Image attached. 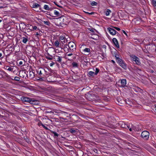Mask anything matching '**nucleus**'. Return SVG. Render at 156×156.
<instances>
[{
    "label": "nucleus",
    "mask_w": 156,
    "mask_h": 156,
    "mask_svg": "<svg viewBox=\"0 0 156 156\" xmlns=\"http://www.w3.org/2000/svg\"><path fill=\"white\" fill-rule=\"evenodd\" d=\"M130 57L131 61L135 62L136 64L138 65L140 64L141 63L138 57L133 55H131Z\"/></svg>",
    "instance_id": "f257e3e1"
},
{
    "label": "nucleus",
    "mask_w": 156,
    "mask_h": 156,
    "mask_svg": "<svg viewBox=\"0 0 156 156\" xmlns=\"http://www.w3.org/2000/svg\"><path fill=\"white\" fill-rule=\"evenodd\" d=\"M149 133L147 131H143L141 133L142 137L145 140H147L149 137Z\"/></svg>",
    "instance_id": "f03ea898"
},
{
    "label": "nucleus",
    "mask_w": 156,
    "mask_h": 156,
    "mask_svg": "<svg viewBox=\"0 0 156 156\" xmlns=\"http://www.w3.org/2000/svg\"><path fill=\"white\" fill-rule=\"evenodd\" d=\"M21 100L23 102L30 103H31V102L34 101L33 100L32 98L25 97H21Z\"/></svg>",
    "instance_id": "7ed1b4c3"
},
{
    "label": "nucleus",
    "mask_w": 156,
    "mask_h": 156,
    "mask_svg": "<svg viewBox=\"0 0 156 156\" xmlns=\"http://www.w3.org/2000/svg\"><path fill=\"white\" fill-rule=\"evenodd\" d=\"M107 30H108L109 33L112 35H115L117 33H118L114 29L110 27L108 28H107Z\"/></svg>",
    "instance_id": "20e7f679"
},
{
    "label": "nucleus",
    "mask_w": 156,
    "mask_h": 156,
    "mask_svg": "<svg viewBox=\"0 0 156 156\" xmlns=\"http://www.w3.org/2000/svg\"><path fill=\"white\" fill-rule=\"evenodd\" d=\"M68 45L70 50L74 51L76 49L75 44L73 42H69Z\"/></svg>",
    "instance_id": "39448f33"
},
{
    "label": "nucleus",
    "mask_w": 156,
    "mask_h": 156,
    "mask_svg": "<svg viewBox=\"0 0 156 156\" xmlns=\"http://www.w3.org/2000/svg\"><path fill=\"white\" fill-rule=\"evenodd\" d=\"M120 124L121 125V127H122L125 128H127L128 129H129V131H131L133 129V128H130L128 125L125 124L123 122H121Z\"/></svg>",
    "instance_id": "423d86ee"
},
{
    "label": "nucleus",
    "mask_w": 156,
    "mask_h": 156,
    "mask_svg": "<svg viewBox=\"0 0 156 156\" xmlns=\"http://www.w3.org/2000/svg\"><path fill=\"white\" fill-rule=\"evenodd\" d=\"M112 41L115 46L118 48H119V46L117 39L116 38H113Z\"/></svg>",
    "instance_id": "0eeeda50"
},
{
    "label": "nucleus",
    "mask_w": 156,
    "mask_h": 156,
    "mask_svg": "<svg viewBox=\"0 0 156 156\" xmlns=\"http://www.w3.org/2000/svg\"><path fill=\"white\" fill-rule=\"evenodd\" d=\"M121 86L122 87H124L126 86V79H123L121 80Z\"/></svg>",
    "instance_id": "6e6552de"
},
{
    "label": "nucleus",
    "mask_w": 156,
    "mask_h": 156,
    "mask_svg": "<svg viewBox=\"0 0 156 156\" xmlns=\"http://www.w3.org/2000/svg\"><path fill=\"white\" fill-rule=\"evenodd\" d=\"M39 74L42 77L43 73L45 72L44 69L40 68L38 70Z\"/></svg>",
    "instance_id": "1a4fd4ad"
},
{
    "label": "nucleus",
    "mask_w": 156,
    "mask_h": 156,
    "mask_svg": "<svg viewBox=\"0 0 156 156\" xmlns=\"http://www.w3.org/2000/svg\"><path fill=\"white\" fill-rule=\"evenodd\" d=\"M83 51L84 52V54L85 55H87L89 54L90 52V48H86L83 50Z\"/></svg>",
    "instance_id": "9d476101"
},
{
    "label": "nucleus",
    "mask_w": 156,
    "mask_h": 156,
    "mask_svg": "<svg viewBox=\"0 0 156 156\" xmlns=\"http://www.w3.org/2000/svg\"><path fill=\"white\" fill-rule=\"evenodd\" d=\"M69 131L72 133L74 134L75 133H76L77 132H78V130L77 129H74L73 128H71L69 130Z\"/></svg>",
    "instance_id": "9b49d317"
},
{
    "label": "nucleus",
    "mask_w": 156,
    "mask_h": 156,
    "mask_svg": "<svg viewBox=\"0 0 156 156\" xmlns=\"http://www.w3.org/2000/svg\"><path fill=\"white\" fill-rule=\"evenodd\" d=\"M119 65L124 69H126L127 68L126 65L124 61H122V62Z\"/></svg>",
    "instance_id": "f8f14e48"
},
{
    "label": "nucleus",
    "mask_w": 156,
    "mask_h": 156,
    "mask_svg": "<svg viewBox=\"0 0 156 156\" xmlns=\"http://www.w3.org/2000/svg\"><path fill=\"white\" fill-rule=\"evenodd\" d=\"M55 57L57 58H56L57 59V61L59 63H61L62 62V57L61 56H57L56 55Z\"/></svg>",
    "instance_id": "ddd939ff"
},
{
    "label": "nucleus",
    "mask_w": 156,
    "mask_h": 156,
    "mask_svg": "<svg viewBox=\"0 0 156 156\" xmlns=\"http://www.w3.org/2000/svg\"><path fill=\"white\" fill-rule=\"evenodd\" d=\"M21 25H23V26H24V27H27V28H28V29L32 30V26L30 24H27V25H26L24 23H21Z\"/></svg>",
    "instance_id": "4468645a"
},
{
    "label": "nucleus",
    "mask_w": 156,
    "mask_h": 156,
    "mask_svg": "<svg viewBox=\"0 0 156 156\" xmlns=\"http://www.w3.org/2000/svg\"><path fill=\"white\" fill-rule=\"evenodd\" d=\"M5 69L9 71H12L13 69L8 66H6L5 67Z\"/></svg>",
    "instance_id": "2eb2a0df"
},
{
    "label": "nucleus",
    "mask_w": 156,
    "mask_h": 156,
    "mask_svg": "<svg viewBox=\"0 0 156 156\" xmlns=\"http://www.w3.org/2000/svg\"><path fill=\"white\" fill-rule=\"evenodd\" d=\"M64 49L65 51H68L70 49L68 44H66L65 45L64 48Z\"/></svg>",
    "instance_id": "dca6fc26"
},
{
    "label": "nucleus",
    "mask_w": 156,
    "mask_h": 156,
    "mask_svg": "<svg viewBox=\"0 0 156 156\" xmlns=\"http://www.w3.org/2000/svg\"><path fill=\"white\" fill-rule=\"evenodd\" d=\"M59 42L58 41L56 40L55 41L54 43V45L56 47H59Z\"/></svg>",
    "instance_id": "f3484780"
},
{
    "label": "nucleus",
    "mask_w": 156,
    "mask_h": 156,
    "mask_svg": "<svg viewBox=\"0 0 156 156\" xmlns=\"http://www.w3.org/2000/svg\"><path fill=\"white\" fill-rule=\"evenodd\" d=\"M40 6V5L36 3H34L32 5V7L33 8H37L39 7Z\"/></svg>",
    "instance_id": "a211bd4d"
},
{
    "label": "nucleus",
    "mask_w": 156,
    "mask_h": 156,
    "mask_svg": "<svg viewBox=\"0 0 156 156\" xmlns=\"http://www.w3.org/2000/svg\"><path fill=\"white\" fill-rule=\"evenodd\" d=\"M44 9L46 10H51V8L49 7L48 5H44Z\"/></svg>",
    "instance_id": "6ab92c4d"
},
{
    "label": "nucleus",
    "mask_w": 156,
    "mask_h": 156,
    "mask_svg": "<svg viewBox=\"0 0 156 156\" xmlns=\"http://www.w3.org/2000/svg\"><path fill=\"white\" fill-rule=\"evenodd\" d=\"M54 14L57 16H60V13L58 11L56 10H54Z\"/></svg>",
    "instance_id": "aec40b11"
},
{
    "label": "nucleus",
    "mask_w": 156,
    "mask_h": 156,
    "mask_svg": "<svg viewBox=\"0 0 156 156\" xmlns=\"http://www.w3.org/2000/svg\"><path fill=\"white\" fill-rule=\"evenodd\" d=\"M23 40L22 41V42L24 43H25V44L28 41V38H27L25 37H23Z\"/></svg>",
    "instance_id": "412c9836"
},
{
    "label": "nucleus",
    "mask_w": 156,
    "mask_h": 156,
    "mask_svg": "<svg viewBox=\"0 0 156 156\" xmlns=\"http://www.w3.org/2000/svg\"><path fill=\"white\" fill-rule=\"evenodd\" d=\"M72 66L73 67L76 68L78 67V65L76 62H73L72 63Z\"/></svg>",
    "instance_id": "4be33fe9"
},
{
    "label": "nucleus",
    "mask_w": 156,
    "mask_h": 156,
    "mask_svg": "<svg viewBox=\"0 0 156 156\" xmlns=\"http://www.w3.org/2000/svg\"><path fill=\"white\" fill-rule=\"evenodd\" d=\"M111 12V11L109 9H107L106 12H105V15L106 16H108L110 14V13Z\"/></svg>",
    "instance_id": "5701e85b"
},
{
    "label": "nucleus",
    "mask_w": 156,
    "mask_h": 156,
    "mask_svg": "<svg viewBox=\"0 0 156 156\" xmlns=\"http://www.w3.org/2000/svg\"><path fill=\"white\" fill-rule=\"evenodd\" d=\"M123 61L120 58L117 60V62L118 63L119 65L122 63V61Z\"/></svg>",
    "instance_id": "b1692460"
},
{
    "label": "nucleus",
    "mask_w": 156,
    "mask_h": 156,
    "mask_svg": "<svg viewBox=\"0 0 156 156\" xmlns=\"http://www.w3.org/2000/svg\"><path fill=\"white\" fill-rule=\"evenodd\" d=\"M88 74L91 76H93L95 75V73L94 72H93V71H89L88 73Z\"/></svg>",
    "instance_id": "393cba45"
},
{
    "label": "nucleus",
    "mask_w": 156,
    "mask_h": 156,
    "mask_svg": "<svg viewBox=\"0 0 156 156\" xmlns=\"http://www.w3.org/2000/svg\"><path fill=\"white\" fill-rule=\"evenodd\" d=\"M97 4V2L94 1L92 2L91 3V5L92 6H95Z\"/></svg>",
    "instance_id": "a878e982"
},
{
    "label": "nucleus",
    "mask_w": 156,
    "mask_h": 156,
    "mask_svg": "<svg viewBox=\"0 0 156 156\" xmlns=\"http://www.w3.org/2000/svg\"><path fill=\"white\" fill-rule=\"evenodd\" d=\"M99 69L98 68H96L95 72L94 73L95 75H97V74L99 72Z\"/></svg>",
    "instance_id": "bb28decb"
},
{
    "label": "nucleus",
    "mask_w": 156,
    "mask_h": 156,
    "mask_svg": "<svg viewBox=\"0 0 156 156\" xmlns=\"http://www.w3.org/2000/svg\"><path fill=\"white\" fill-rule=\"evenodd\" d=\"M46 58L49 60H51L52 59V56L51 55V56H46Z\"/></svg>",
    "instance_id": "cd10ccee"
},
{
    "label": "nucleus",
    "mask_w": 156,
    "mask_h": 156,
    "mask_svg": "<svg viewBox=\"0 0 156 156\" xmlns=\"http://www.w3.org/2000/svg\"><path fill=\"white\" fill-rule=\"evenodd\" d=\"M51 133H52L54 134V135L55 136H58V134L55 132L52 131Z\"/></svg>",
    "instance_id": "c85d7f7f"
},
{
    "label": "nucleus",
    "mask_w": 156,
    "mask_h": 156,
    "mask_svg": "<svg viewBox=\"0 0 156 156\" xmlns=\"http://www.w3.org/2000/svg\"><path fill=\"white\" fill-rule=\"evenodd\" d=\"M14 80H16V81H19L20 80V78L19 77L16 76L15 77Z\"/></svg>",
    "instance_id": "c756f323"
},
{
    "label": "nucleus",
    "mask_w": 156,
    "mask_h": 156,
    "mask_svg": "<svg viewBox=\"0 0 156 156\" xmlns=\"http://www.w3.org/2000/svg\"><path fill=\"white\" fill-rule=\"evenodd\" d=\"M44 23L46 25H49L50 23L48 21H44Z\"/></svg>",
    "instance_id": "7c9ffc66"
},
{
    "label": "nucleus",
    "mask_w": 156,
    "mask_h": 156,
    "mask_svg": "<svg viewBox=\"0 0 156 156\" xmlns=\"http://www.w3.org/2000/svg\"><path fill=\"white\" fill-rule=\"evenodd\" d=\"M59 38L61 40H64L65 39V37L63 36H61Z\"/></svg>",
    "instance_id": "2f4dec72"
},
{
    "label": "nucleus",
    "mask_w": 156,
    "mask_h": 156,
    "mask_svg": "<svg viewBox=\"0 0 156 156\" xmlns=\"http://www.w3.org/2000/svg\"><path fill=\"white\" fill-rule=\"evenodd\" d=\"M34 30H38L37 27L36 26H32L31 27Z\"/></svg>",
    "instance_id": "473e14b6"
},
{
    "label": "nucleus",
    "mask_w": 156,
    "mask_h": 156,
    "mask_svg": "<svg viewBox=\"0 0 156 156\" xmlns=\"http://www.w3.org/2000/svg\"><path fill=\"white\" fill-rule=\"evenodd\" d=\"M38 125L39 126H42L43 124L42 123V122H40L38 123Z\"/></svg>",
    "instance_id": "72a5a7b5"
},
{
    "label": "nucleus",
    "mask_w": 156,
    "mask_h": 156,
    "mask_svg": "<svg viewBox=\"0 0 156 156\" xmlns=\"http://www.w3.org/2000/svg\"><path fill=\"white\" fill-rule=\"evenodd\" d=\"M54 64H55V63L54 62H51V63H50V66H53V65H54Z\"/></svg>",
    "instance_id": "f704fd0d"
},
{
    "label": "nucleus",
    "mask_w": 156,
    "mask_h": 156,
    "mask_svg": "<svg viewBox=\"0 0 156 156\" xmlns=\"http://www.w3.org/2000/svg\"><path fill=\"white\" fill-rule=\"evenodd\" d=\"M115 57L116 58V60H118V59H119V58H119V56L118 55H115Z\"/></svg>",
    "instance_id": "c9c22d12"
},
{
    "label": "nucleus",
    "mask_w": 156,
    "mask_h": 156,
    "mask_svg": "<svg viewBox=\"0 0 156 156\" xmlns=\"http://www.w3.org/2000/svg\"><path fill=\"white\" fill-rule=\"evenodd\" d=\"M114 28L115 29H116L117 30H118V31H119L120 30V29L119 28V27H114Z\"/></svg>",
    "instance_id": "e433bc0d"
},
{
    "label": "nucleus",
    "mask_w": 156,
    "mask_h": 156,
    "mask_svg": "<svg viewBox=\"0 0 156 156\" xmlns=\"http://www.w3.org/2000/svg\"><path fill=\"white\" fill-rule=\"evenodd\" d=\"M42 126L45 129H48V128H47V127L44 126V125H43Z\"/></svg>",
    "instance_id": "4c0bfd02"
},
{
    "label": "nucleus",
    "mask_w": 156,
    "mask_h": 156,
    "mask_svg": "<svg viewBox=\"0 0 156 156\" xmlns=\"http://www.w3.org/2000/svg\"><path fill=\"white\" fill-rule=\"evenodd\" d=\"M86 13L91 15H92L94 14V12H92L90 13H89L88 12H86Z\"/></svg>",
    "instance_id": "58836bf2"
},
{
    "label": "nucleus",
    "mask_w": 156,
    "mask_h": 156,
    "mask_svg": "<svg viewBox=\"0 0 156 156\" xmlns=\"http://www.w3.org/2000/svg\"><path fill=\"white\" fill-rule=\"evenodd\" d=\"M122 32H123V33L124 34L126 35V36H127V34H126V32L125 31H124V30H122Z\"/></svg>",
    "instance_id": "ea45409f"
},
{
    "label": "nucleus",
    "mask_w": 156,
    "mask_h": 156,
    "mask_svg": "<svg viewBox=\"0 0 156 156\" xmlns=\"http://www.w3.org/2000/svg\"><path fill=\"white\" fill-rule=\"evenodd\" d=\"M23 64V62L22 61H20V62L19 63V64L20 65H22Z\"/></svg>",
    "instance_id": "a19ab883"
},
{
    "label": "nucleus",
    "mask_w": 156,
    "mask_h": 156,
    "mask_svg": "<svg viewBox=\"0 0 156 156\" xmlns=\"http://www.w3.org/2000/svg\"><path fill=\"white\" fill-rule=\"evenodd\" d=\"M73 55L72 53H69L67 55L68 56H71Z\"/></svg>",
    "instance_id": "79ce46f5"
},
{
    "label": "nucleus",
    "mask_w": 156,
    "mask_h": 156,
    "mask_svg": "<svg viewBox=\"0 0 156 156\" xmlns=\"http://www.w3.org/2000/svg\"><path fill=\"white\" fill-rule=\"evenodd\" d=\"M54 112H55V113H59L60 112V111H58V112H57V111H54Z\"/></svg>",
    "instance_id": "37998d69"
},
{
    "label": "nucleus",
    "mask_w": 156,
    "mask_h": 156,
    "mask_svg": "<svg viewBox=\"0 0 156 156\" xmlns=\"http://www.w3.org/2000/svg\"><path fill=\"white\" fill-rule=\"evenodd\" d=\"M5 74H6V77H9V75L6 73H5Z\"/></svg>",
    "instance_id": "c03bdc74"
},
{
    "label": "nucleus",
    "mask_w": 156,
    "mask_h": 156,
    "mask_svg": "<svg viewBox=\"0 0 156 156\" xmlns=\"http://www.w3.org/2000/svg\"><path fill=\"white\" fill-rule=\"evenodd\" d=\"M2 56V53H0V57H1Z\"/></svg>",
    "instance_id": "a18cd8bd"
},
{
    "label": "nucleus",
    "mask_w": 156,
    "mask_h": 156,
    "mask_svg": "<svg viewBox=\"0 0 156 156\" xmlns=\"http://www.w3.org/2000/svg\"><path fill=\"white\" fill-rule=\"evenodd\" d=\"M112 62L113 63H115V61H114V60H112Z\"/></svg>",
    "instance_id": "49530a36"
},
{
    "label": "nucleus",
    "mask_w": 156,
    "mask_h": 156,
    "mask_svg": "<svg viewBox=\"0 0 156 156\" xmlns=\"http://www.w3.org/2000/svg\"><path fill=\"white\" fill-rule=\"evenodd\" d=\"M36 35H39V34L38 33H36Z\"/></svg>",
    "instance_id": "de8ad7c7"
},
{
    "label": "nucleus",
    "mask_w": 156,
    "mask_h": 156,
    "mask_svg": "<svg viewBox=\"0 0 156 156\" xmlns=\"http://www.w3.org/2000/svg\"><path fill=\"white\" fill-rule=\"evenodd\" d=\"M77 19H76L75 20L76 21V22H79V21H78V20H77Z\"/></svg>",
    "instance_id": "09e8293b"
},
{
    "label": "nucleus",
    "mask_w": 156,
    "mask_h": 156,
    "mask_svg": "<svg viewBox=\"0 0 156 156\" xmlns=\"http://www.w3.org/2000/svg\"><path fill=\"white\" fill-rule=\"evenodd\" d=\"M57 6L59 7H61V6H59L58 5H57V4H56Z\"/></svg>",
    "instance_id": "8fccbe9b"
},
{
    "label": "nucleus",
    "mask_w": 156,
    "mask_h": 156,
    "mask_svg": "<svg viewBox=\"0 0 156 156\" xmlns=\"http://www.w3.org/2000/svg\"><path fill=\"white\" fill-rule=\"evenodd\" d=\"M154 108H155V110L156 111V106H155V107H154Z\"/></svg>",
    "instance_id": "3c124183"
},
{
    "label": "nucleus",
    "mask_w": 156,
    "mask_h": 156,
    "mask_svg": "<svg viewBox=\"0 0 156 156\" xmlns=\"http://www.w3.org/2000/svg\"><path fill=\"white\" fill-rule=\"evenodd\" d=\"M2 7H1H1H0V8H2Z\"/></svg>",
    "instance_id": "603ef678"
},
{
    "label": "nucleus",
    "mask_w": 156,
    "mask_h": 156,
    "mask_svg": "<svg viewBox=\"0 0 156 156\" xmlns=\"http://www.w3.org/2000/svg\"><path fill=\"white\" fill-rule=\"evenodd\" d=\"M1 21H2V20H0V23H1Z\"/></svg>",
    "instance_id": "864d4df0"
},
{
    "label": "nucleus",
    "mask_w": 156,
    "mask_h": 156,
    "mask_svg": "<svg viewBox=\"0 0 156 156\" xmlns=\"http://www.w3.org/2000/svg\"><path fill=\"white\" fill-rule=\"evenodd\" d=\"M77 16H80V15H77Z\"/></svg>",
    "instance_id": "5fc2aeb1"
},
{
    "label": "nucleus",
    "mask_w": 156,
    "mask_h": 156,
    "mask_svg": "<svg viewBox=\"0 0 156 156\" xmlns=\"http://www.w3.org/2000/svg\"><path fill=\"white\" fill-rule=\"evenodd\" d=\"M155 6H156V2H155Z\"/></svg>",
    "instance_id": "6e6d98bb"
},
{
    "label": "nucleus",
    "mask_w": 156,
    "mask_h": 156,
    "mask_svg": "<svg viewBox=\"0 0 156 156\" xmlns=\"http://www.w3.org/2000/svg\"><path fill=\"white\" fill-rule=\"evenodd\" d=\"M0 64H1V62H0Z\"/></svg>",
    "instance_id": "4d7b16f0"
},
{
    "label": "nucleus",
    "mask_w": 156,
    "mask_h": 156,
    "mask_svg": "<svg viewBox=\"0 0 156 156\" xmlns=\"http://www.w3.org/2000/svg\"><path fill=\"white\" fill-rule=\"evenodd\" d=\"M138 89H140V88H138Z\"/></svg>",
    "instance_id": "13d9d810"
},
{
    "label": "nucleus",
    "mask_w": 156,
    "mask_h": 156,
    "mask_svg": "<svg viewBox=\"0 0 156 156\" xmlns=\"http://www.w3.org/2000/svg\"><path fill=\"white\" fill-rule=\"evenodd\" d=\"M92 38H93V39H94V38H93L92 37Z\"/></svg>",
    "instance_id": "bf43d9fd"
},
{
    "label": "nucleus",
    "mask_w": 156,
    "mask_h": 156,
    "mask_svg": "<svg viewBox=\"0 0 156 156\" xmlns=\"http://www.w3.org/2000/svg\"><path fill=\"white\" fill-rule=\"evenodd\" d=\"M50 112H52L51 111Z\"/></svg>",
    "instance_id": "052dcab7"
}]
</instances>
